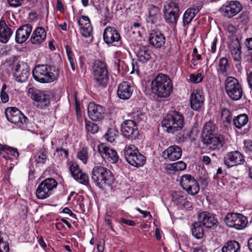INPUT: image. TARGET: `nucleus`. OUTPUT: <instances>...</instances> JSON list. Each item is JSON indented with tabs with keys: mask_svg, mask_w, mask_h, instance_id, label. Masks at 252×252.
I'll use <instances>...</instances> for the list:
<instances>
[{
	"mask_svg": "<svg viewBox=\"0 0 252 252\" xmlns=\"http://www.w3.org/2000/svg\"><path fill=\"white\" fill-rule=\"evenodd\" d=\"M91 178L95 185L102 190L110 187L115 181L112 172L101 165H96L93 167Z\"/></svg>",
	"mask_w": 252,
	"mask_h": 252,
	"instance_id": "nucleus-1",
	"label": "nucleus"
},
{
	"mask_svg": "<svg viewBox=\"0 0 252 252\" xmlns=\"http://www.w3.org/2000/svg\"><path fill=\"white\" fill-rule=\"evenodd\" d=\"M172 83L170 78L166 75L159 73L152 81V92L158 97L167 98L172 91Z\"/></svg>",
	"mask_w": 252,
	"mask_h": 252,
	"instance_id": "nucleus-2",
	"label": "nucleus"
},
{
	"mask_svg": "<svg viewBox=\"0 0 252 252\" xmlns=\"http://www.w3.org/2000/svg\"><path fill=\"white\" fill-rule=\"evenodd\" d=\"M59 75V70L54 66L38 64L32 71L34 79L42 83H51L56 80Z\"/></svg>",
	"mask_w": 252,
	"mask_h": 252,
	"instance_id": "nucleus-3",
	"label": "nucleus"
},
{
	"mask_svg": "<svg viewBox=\"0 0 252 252\" xmlns=\"http://www.w3.org/2000/svg\"><path fill=\"white\" fill-rule=\"evenodd\" d=\"M184 124V117L183 114L175 110L169 112L162 121V126L166 127L168 133H171L181 130Z\"/></svg>",
	"mask_w": 252,
	"mask_h": 252,
	"instance_id": "nucleus-4",
	"label": "nucleus"
},
{
	"mask_svg": "<svg viewBox=\"0 0 252 252\" xmlns=\"http://www.w3.org/2000/svg\"><path fill=\"white\" fill-rule=\"evenodd\" d=\"M28 93L33 101V105L37 108L45 109L50 106L52 95L49 93L30 88Z\"/></svg>",
	"mask_w": 252,
	"mask_h": 252,
	"instance_id": "nucleus-5",
	"label": "nucleus"
},
{
	"mask_svg": "<svg viewBox=\"0 0 252 252\" xmlns=\"http://www.w3.org/2000/svg\"><path fill=\"white\" fill-rule=\"evenodd\" d=\"M92 69L95 85L98 87H105L108 79V70L105 63L99 60L95 61Z\"/></svg>",
	"mask_w": 252,
	"mask_h": 252,
	"instance_id": "nucleus-6",
	"label": "nucleus"
},
{
	"mask_svg": "<svg viewBox=\"0 0 252 252\" xmlns=\"http://www.w3.org/2000/svg\"><path fill=\"white\" fill-rule=\"evenodd\" d=\"M123 153L126 161L133 166L140 167L146 162L145 156L133 145L126 146L123 150Z\"/></svg>",
	"mask_w": 252,
	"mask_h": 252,
	"instance_id": "nucleus-7",
	"label": "nucleus"
},
{
	"mask_svg": "<svg viewBox=\"0 0 252 252\" xmlns=\"http://www.w3.org/2000/svg\"><path fill=\"white\" fill-rule=\"evenodd\" d=\"M225 88L227 94L233 101L240 100L243 95L241 84L235 77L229 76L225 81Z\"/></svg>",
	"mask_w": 252,
	"mask_h": 252,
	"instance_id": "nucleus-8",
	"label": "nucleus"
},
{
	"mask_svg": "<svg viewBox=\"0 0 252 252\" xmlns=\"http://www.w3.org/2000/svg\"><path fill=\"white\" fill-rule=\"evenodd\" d=\"M5 114L7 119L11 123L17 125L21 128L24 129L28 122V118L16 107L6 109Z\"/></svg>",
	"mask_w": 252,
	"mask_h": 252,
	"instance_id": "nucleus-9",
	"label": "nucleus"
},
{
	"mask_svg": "<svg viewBox=\"0 0 252 252\" xmlns=\"http://www.w3.org/2000/svg\"><path fill=\"white\" fill-rule=\"evenodd\" d=\"M57 182L53 178H47L42 181L39 185L36 196L39 199H44L52 194L53 189L57 187Z\"/></svg>",
	"mask_w": 252,
	"mask_h": 252,
	"instance_id": "nucleus-10",
	"label": "nucleus"
},
{
	"mask_svg": "<svg viewBox=\"0 0 252 252\" xmlns=\"http://www.w3.org/2000/svg\"><path fill=\"white\" fill-rule=\"evenodd\" d=\"M225 224L229 227L241 230L244 228L247 223V219L240 213H228L224 218Z\"/></svg>",
	"mask_w": 252,
	"mask_h": 252,
	"instance_id": "nucleus-11",
	"label": "nucleus"
},
{
	"mask_svg": "<svg viewBox=\"0 0 252 252\" xmlns=\"http://www.w3.org/2000/svg\"><path fill=\"white\" fill-rule=\"evenodd\" d=\"M182 188L191 195L197 194L199 191V186L195 178L190 174H185L181 176L180 180Z\"/></svg>",
	"mask_w": 252,
	"mask_h": 252,
	"instance_id": "nucleus-12",
	"label": "nucleus"
},
{
	"mask_svg": "<svg viewBox=\"0 0 252 252\" xmlns=\"http://www.w3.org/2000/svg\"><path fill=\"white\" fill-rule=\"evenodd\" d=\"M121 132L124 137L130 140L136 139L139 135L136 123L131 120H126L121 124Z\"/></svg>",
	"mask_w": 252,
	"mask_h": 252,
	"instance_id": "nucleus-13",
	"label": "nucleus"
},
{
	"mask_svg": "<svg viewBox=\"0 0 252 252\" xmlns=\"http://www.w3.org/2000/svg\"><path fill=\"white\" fill-rule=\"evenodd\" d=\"M242 9L241 4L237 0L226 1L220 8V11L223 15L229 18L237 15Z\"/></svg>",
	"mask_w": 252,
	"mask_h": 252,
	"instance_id": "nucleus-14",
	"label": "nucleus"
},
{
	"mask_svg": "<svg viewBox=\"0 0 252 252\" xmlns=\"http://www.w3.org/2000/svg\"><path fill=\"white\" fill-rule=\"evenodd\" d=\"M103 40L107 44L121 45V37L117 30L113 27H107L103 32Z\"/></svg>",
	"mask_w": 252,
	"mask_h": 252,
	"instance_id": "nucleus-15",
	"label": "nucleus"
},
{
	"mask_svg": "<svg viewBox=\"0 0 252 252\" xmlns=\"http://www.w3.org/2000/svg\"><path fill=\"white\" fill-rule=\"evenodd\" d=\"M14 77L19 82H26L29 75L30 69L27 63L23 62H18L14 66Z\"/></svg>",
	"mask_w": 252,
	"mask_h": 252,
	"instance_id": "nucleus-16",
	"label": "nucleus"
},
{
	"mask_svg": "<svg viewBox=\"0 0 252 252\" xmlns=\"http://www.w3.org/2000/svg\"><path fill=\"white\" fill-rule=\"evenodd\" d=\"M203 143L213 150H222L225 142L221 135L215 134L202 139Z\"/></svg>",
	"mask_w": 252,
	"mask_h": 252,
	"instance_id": "nucleus-17",
	"label": "nucleus"
},
{
	"mask_svg": "<svg viewBox=\"0 0 252 252\" xmlns=\"http://www.w3.org/2000/svg\"><path fill=\"white\" fill-rule=\"evenodd\" d=\"M98 151L104 159H107L112 163H116L118 161L119 157L117 152L102 143L97 146Z\"/></svg>",
	"mask_w": 252,
	"mask_h": 252,
	"instance_id": "nucleus-18",
	"label": "nucleus"
},
{
	"mask_svg": "<svg viewBox=\"0 0 252 252\" xmlns=\"http://www.w3.org/2000/svg\"><path fill=\"white\" fill-rule=\"evenodd\" d=\"M244 161L243 155L238 151L228 152L224 157V163L228 167L242 164Z\"/></svg>",
	"mask_w": 252,
	"mask_h": 252,
	"instance_id": "nucleus-19",
	"label": "nucleus"
},
{
	"mask_svg": "<svg viewBox=\"0 0 252 252\" xmlns=\"http://www.w3.org/2000/svg\"><path fill=\"white\" fill-rule=\"evenodd\" d=\"M88 110L90 118L94 121L102 119L105 113V109L103 106L94 102L89 104Z\"/></svg>",
	"mask_w": 252,
	"mask_h": 252,
	"instance_id": "nucleus-20",
	"label": "nucleus"
},
{
	"mask_svg": "<svg viewBox=\"0 0 252 252\" xmlns=\"http://www.w3.org/2000/svg\"><path fill=\"white\" fill-rule=\"evenodd\" d=\"M32 31L31 24H27L17 29L15 33V41L18 44H22L29 38Z\"/></svg>",
	"mask_w": 252,
	"mask_h": 252,
	"instance_id": "nucleus-21",
	"label": "nucleus"
},
{
	"mask_svg": "<svg viewBox=\"0 0 252 252\" xmlns=\"http://www.w3.org/2000/svg\"><path fill=\"white\" fill-rule=\"evenodd\" d=\"M204 99V95L201 90H193L189 98L191 108L194 110H199L203 105Z\"/></svg>",
	"mask_w": 252,
	"mask_h": 252,
	"instance_id": "nucleus-22",
	"label": "nucleus"
},
{
	"mask_svg": "<svg viewBox=\"0 0 252 252\" xmlns=\"http://www.w3.org/2000/svg\"><path fill=\"white\" fill-rule=\"evenodd\" d=\"M182 150L179 146L174 145L169 146L162 153L163 158L166 160L174 161L179 159L182 156Z\"/></svg>",
	"mask_w": 252,
	"mask_h": 252,
	"instance_id": "nucleus-23",
	"label": "nucleus"
},
{
	"mask_svg": "<svg viewBox=\"0 0 252 252\" xmlns=\"http://www.w3.org/2000/svg\"><path fill=\"white\" fill-rule=\"evenodd\" d=\"M133 92V87L128 82L124 81L119 84L117 89L118 97L124 100L129 99Z\"/></svg>",
	"mask_w": 252,
	"mask_h": 252,
	"instance_id": "nucleus-24",
	"label": "nucleus"
},
{
	"mask_svg": "<svg viewBox=\"0 0 252 252\" xmlns=\"http://www.w3.org/2000/svg\"><path fill=\"white\" fill-rule=\"evenodd\" d=\"M46 38V32L42 27H37L33 30L30 41L32 44L39 45L43 43Z\"/></svg>",
	"mask_w": 252,
	"mask_h": 252,
	"instance_id": "nucleus-25",
	"label": "nucleus"
},
{
	"mask_svg": "<svg viewBox=\"0 0 252 252\" xmlns=\"http://www.w3.org/2000/svg\"><path fill=\"white\" fill-rule=\"evenodd\" d=\"M149 41L154 47L160 48L165 43V37L163 33L159 32H152L150 34Z\"/></svg>",
	"mask_w": 252,
	"mask_h": 252,
	"instance_id": "nucleus-26",
	"label": "nucleus"
},
{
	"mask_svg": "<svg viewBox=\"0 0 252 252\" xmlns=\"http://www.w3.org/2000/svg\"><path fill=\"white\" fill-rule=\"evenodd\" d=\"M199 221L204 226L210 228L217 223V220L210 213L207 212H203L198 214Z\"/></svg>",
	"mask_w": 252,
	"mask_h": 252,
	"instance_id": "nucleus-27",
	"label": "nucleus"
},
{
	"mask_svg": "<svg viewBox=\"0 0 252 252\" xmlns=\"http://www.w3.org/2000/svg\"><path fill=\"white\" fill-rule=\"evenodd\" d=\"M12 34V31L8 27L5 21L0 20V42L2 43H6Z\"/></svg>",
	"mask_w": 252,
	"mask_h": 252,
	"instance_id": "nucleus-28",
	"label": "nucleus"
},
{
	"mask_svg": "<svg viewBox=\"0 0 252 252\" xmlns=\"http://www.w3.org/2000/svg\"><path fill=\"white\" fill-rule=\"evenodd\" d=\"M152 52L148 47H140L136 52L138 60L142 63H146L151 59Z\"/></svg>",
	"mask_w": 252,
	"mask_h": 252,
	"instance_id": "nucleus-29",
	"label": "nucleus"
},
{
	"mask_svg": "<svg viewBox=\"0 0 252 252\" xmlns=\"http://www.w3.org/2000/svg\"><path fill=\"white\" fill-rule=\"evenodd\" d=\"M230 66L228 60L226 58L222 57L219 61L218 66L217 67L219 74L226 76L228 74Z\"/></svg>",
	"mask_w": 252,
	"mask_h": 252,
	"instance_id": "nucleus-30",
	"label": "nucleus"
},
{
	"mask_svg": "<svg viewBox=\"0 0 252 252\" xmlns=\"http://www.w3.org/2000/svg\"><path fill=\"white\" fill-rule=\"evenodd\" d=\"M48 158V153L47 150L42 147L38 150L36 155L34 157L35 161L36 164L39 165H43L45 164Z\"/></svg>",
	"mask_w": 252,
	"mask_h": 252,
	"instance_id": "nucleus-31",
	"label": "nucleus"
},
{
	"mask_svg": "<svg viewBox=\"0 0 252 252\" xmlns=\"http://www.w3.org/2000/svg\"><path fill=\"white\" fill-rule=\"evenodd\" d=\"M229 48L233 60L236 61H240L242 58V52L239 42L236 40L230 46Z\"/></svg>",
	"mask_w": 252,
	"mask_h": 252,
	"instance_id": "nucleus-32",
	"label": "nucleus"
},
{
	"mask_svg": "<svg viewBox=\"0 0 252 252\" xmlns=\"http://www.w3.org/2000/svg\"><path fill=\"white\" fill-rule=\"evenodd\" d=\"M201 7L199 6L197 9L193 7L188 8L183 15V24L186 26L189 24L195 15L199 12Z\"/></svg>",
	"mask_w": 252,
	"mask_h": 252,
	"instance_id": "nucleus-33",
	"label": "nucleus"
},
{
	"mask_svg": "<svg viewBox=\"0 0 252 252\" xmlns=\"http://www.w3.org/2000/svg\"><path fill=\"white\" fill-rule=\"evenodd\" d=\"M240 245L236 241L231 240L225 243L221 248L222 252H239L240 251Z\"/></svg>",
	"mask_w": 252,
	"mask_h": 252,
	"instance_id": "nucleus-34",
	"label": "nucleus"
},
{
	"mask_svg": "<svg viewBox=\"0 0 252 252\" xmlns=\"http://www.w3.org/2000/svg\"><path fill=\"white\" fill-rule=\"evenodd\" d=\"M160 15V10L158 6L152 5L149 9V17L147 22L154 24L156 23Z\"/></svg>",
	"mask_w": 252,
	"mask_h": 252,
	"instance_id": "nucleus-35",
	"label": "nucleus"
},
{
	"mask_svg": "<svg viewBox=\"0 0 252 252\" xmlns=\"http://www.w3.org/2000/svg\"><path fill=\"white\" fill-rule=\"evenodd\" d=\"M249 121V117L246 114H242L234 117L233 123L236 128L240 129L244 127Z\"/></svg>",
	"mask_w": 252,
	"mask_h": 252,
	"instance_id": "nucleus-36",
	"label": "nucleus"
},
{
	"mask_svg": "<svg viewBox=\"0 0 252 252\" xmlns=\"http://www.w3.org/2000/svg\"><path fill=\"white\" fill-rule=\"evenodd\" d=\"M215 129V126L211 121L206 122L202 130V139L215 135V134H214Z\"/></svg>",
	"mask_w": 252,
	"mask_h": 252,
	"instance_id": "nucleus-37",
	"label": "nucleus"
},
{
	"mask_svg": "<svg viewBox=\"0 0 252 252\" xmlns=\"http://www.w3.org/2000/svg\"><path fill=\"white\" fill-rule=\"evenodd\" d=\"M203 225L199 221L195 222L192 225V235L197 239H201L204 235Z\"/></svg>",
	"mask_w": 252,
	"mask_h": 252,
	"instance_id": "nucleus-38",
	"label": "nucleus"
},
{
	"mask_svg": "<svg viewBox=\"0 0 252 252\" xmlns=\"http://www.w3.org/2000/svg\"><path fill=\"white\" fill-rule=\"evenodd\" d=\"M165 22L170 25L175 26L180 16V13L163 12Z\"/></svg>",
	"mask_w": 252,
	"mask_h": 252,
	"instance_id": "nucleus-39",
	"label": "nucleus"
},
{
	"mask_svg": "<svg viewBox=\"0 0 252 252\" xmlns=\"http://www.w3.org/2000/svg\"><path fill=\"white\" fill-rule=\"evenodd\" d=\"M163 12L180 13L178 3L176 0L167 2L164 6Z\"/></svg>",
	"mask_w": 252,
	"mask_h": 252,
	"instance_id": "nucleus-40",
	"label": "nucleus"
},
{
	"mask_svg": "<svg viewBox=\"0 0 252 252\" xmlns=\"http://www.w3.org/2000/svg\"><path fill=\"white\" fill-rule=\"evenodd\" d=\"M65 50L68 59L69 61L72 69L74 71L76 68V61L71 47L69 45H65Z\"/></svg>",
	"mask_w": 252,
	"mask_h": 252,
	"instance_id": "nucleus-41",
	"label": "nucleus"
},
{
	"mask_svg": "<svg viewBox=\"0 0 252 252\" xmlns=\"http://www.w3.org/2000/svg\"><path fill=\"white\" fill-rule=\"evenodd\" d=\"M84 25L85 26L80 27V31L82 35L86 38L92 37L93 27L91 24Z\"/></svg>",
	"mask_w": 252,
	"mask_h": 252,
	"instance_id": "nucleus-42",
	"label": "nucleus"
},
{
	"mask_svg": "<svg viewBox=\"0 0 252 252\" xmlns=\"http://www.w3.org/2000/svg\"><path fill=\"white\" fill-rule=\"evenodd\" d=\"M117 131L114 128H109L108 129L107 132L104 135L105 139L110 142H114L116 137Z\"/></svg>",
	"mask_w": 252,
	"mask_h": 252,
	"instance_id": "nucleus-43",
	"label": "nucleus"
},
{
	"mask_svg": "<svg viewBox=\"0 0 252 252\" xmlns=\"http://www.w3.org/2000/svg\"><path fill=\"white\" fill-rule=\"evenodd\" d=\"M77 157L83 163L85 164L87 163L89 158L88 148H83L79 151L77 154Z\"/></svg>",
	"mask_w": 252,
	"mask_h": 252,
	"instance_id": "nucleus-44",
	"label": "nucleus"
},
{
	"mask_svg": "<svg viewBox=\"0 0 252 252\" xmlns=\"http://www.w3.org/2000/svg\"><path fill=\"white\" fill-rule=\"evenodd\" d=\"M74 179L81 184L87 185L89 184V178L88 175L81 172L77 176L75 175Z\"/></svg>",
	"mask_w": 252,
	"mask_h": 252,
	"instance_id": "nucleus-45",
	"label": "nucleus"
},
{
	"mask_svg": "<svg viewBox=\"0 0 252 252\" xmlns=\"http://www.w3.org/2000/svg\"><path fill=\"white\" fill-rule=\"evenodd\" d=\"M86 129L88 132L94 134L98 132L99 127L97 125L93 122H86Z\"/></svg>",
	"mask_w": 252,
	"mask_h": 252,
	"instance_id": "nucleus-46",
	"label": "nucleus"
},
{
	"mask_svg": "<svg viewBox=\"0 0 252 252\" xmlns=\"http://www.w3.org/2000/svg\"><path fill=\"white\" fill-rule=\"evenodd\" d=\"M69 170L73 178H74L75 175L77 176L82 172L78 165L75 162H73L70 165L69 167Z\"/></svg>",
	"mask_w": 252,
	"mask_h": 252,
	"instance_id": "nucleus-47",
	"label": "nucleus"
},
{
	"mask_svg": "<svg viewBox=\"0 0 252 252\" xmlns=\"http://www.w3.org/2000/svg\"><path fill=\"white\" fill-rule=\"evenodd\" d=\"M190 81L194 84L201 82L203 80V77L201 73L191 74L189 75Z\"/></svg>",
	"mask_w": 252,
	"mask_h": 252,
	"instance_id": "nucleus-48",
	"label": "nucleus"
},
{
	"mask_svg": "<svg viewBox=\"0 0 252 252\" xmlns=\"http://www.w3.org/2000/svg\"><path fill=\"white\" fill-rule=\"evenodd\" d=\"M77 23L79 27L85 26L84 24H91L89 17L86 16H82L77 21Z\"/></svg>",
	"mask_w": 252,
	"mask_h": 252,
	"instance_id": "nucleus-49",
	"label": "nucleus"
},
{
	"mask_svg": "<svg viewBox=\"0 0 252 252\" xmlns=\"http://www.w3.org/2000/svg\"><path fill=\"white\" fill-rule=\"evenodd\" d=\"M56 152L61 158H67L68 157V151L63 148H57Z\"/></svg>",
	"mask_w": 252,
	"mask_h": 252,
	"instance_id": "nucleus-50",
	"label": "nucleus"
},
{
	"mask_svg": "<svg viewBox=\"0 0 252 252\" xmlns=\"http://www.w3.org/2000/svg\"><path fill=\"white\" fill-rule=\"evenodd\" d=\"M173 167L176 170H184L186 169V164L182 161H179L173 164Z\"/></svg>",
	"mask_w": 252,
	"mask_h": 252,
	"instance_id": "nucleus-51",
	"label": "nucleus"
},
{
	"mask_svg": "<svg viewBox=\"0 0 252 252\" xmlns=\"http://www.w3.org/2000/svg\"><path fill=\"white\" fill-rule=\"evenodd\" d=\"M7 3L10 7H17L22 5L24 0H7Z\"/></svg>",
	"mask_w": 252,
	"mask_h": 252,
	"instance_id": "nucleus-52",
	"label": "nucleus"
},
{
	"mask_svg": "<svg viewBox=\"0 0 252 252\" xmlns=\"http://www.w3.org/2000/svg\"><path fill=\"white\" fill-rule=\"evenodd\" d=\"M244 148L246 152L252 153V140H248L245 141Z\"/></svg>",
	"mask_w": 252,
	"mask_h": 252,
	"instance_id": "nucleus-53",
	"label": "nucleus"
},
{
	"mask_svg": "<svg viewBox=\"0 0 252 252\" xmlns=\"http://www.w3.org/2000/svg\"><path fill=\"white\" fill-rule=\"evenodd\" d=\"M6 149H7V151H9L14 157L18 158L19 157V154L17 149L7 146L6 147Z\"/></svg>",
	"mask_w": 252,
	"mask_h": 252,
	"instance_id": "nucleus-54",
	"label": "nucleus"
},
{
	"mask_svg": "<svg viewBox=\"0 0 252 252\" xmlns=\"http://www.w3.org/2000/svg\"><path fill=\"white\" fill-rule=\"evenodd\" d=\"M0 98L3 103H6L8 102L9 100V96L8 94L6 92H3V91H1Z\"/></svg>",
	"mask_w": 252,
	"mask_h": 252,
	"instance_id": "nucleus-55",
	"label": "nucleus"
},
{
	"mask_svg": "<svg viewBox=\"0 0 252 252\" xmlns=\"http://www.w3.org/2000/svg\"><path fill=\"white\" fill-rule=\"evenodd\" d=\"M9 243H3V245H0V252H9Z\"/></svg>",
	"mask_w": 252,
	"mask_h": 252,
	"instance_id": "nucleus-56",
	"label": "nucleus"
},
{
	"mask_svg": "<svg viewBox=\"0 0 252 252\" xmlns=\"http://www.w3.org/2000/svg\"><path fill=\"white\" fill-rule=\"evenodd\" d=\"M121 222L129 226H135V222L131 220H126L124 218L121 219Z\"/></svg>",
	"mask_w": 252,
	"mask_h": 252,
	"instance_id": "nucleus-57",
	"label": "nucleus"
},
{
	"mask_svg": "<svg viewBox=\"0 0 252 252\" xmlns=\"http://www.w3.org/2000/svg\"><path fill=\"white\" fill-rule=\"evenodd\" d=\"M230 115V111L229 109L226 108H222L221 109V113L220 116L221 117H228Z\"/></svg>",
	"mask_w": 252,
	"mask_h": 252,
	"instance_id": "nucleus-58",
	"label": "nucleus"
},
{
	"mask_svg": "<svg viewBox=\"0 0 252 252\" xmlns=\"http://www.w3.org/2000/svg\"><path fill=\"white\" fill-rule=\"evenodd\" d=\"M245 45L248 50H252V37L246 39Z\"/></svg>",
	"mask_w": 252,
	"mask_h": 252,
	"instance_id": "nucleus-59",
	"label": "nucleus"
},
{
	"mask_svg": "<svg viewBox=\"0 0 252 252\" xmlns=\"http://www.w3.org/2000/svg\"><path fill=\"white\" fill-rule=\"evenodd\" d=\"M6 236L5 233L0 231V245H2L3 243H9L7 241L4 240V238Z\"/></svg>",
	"mask_w": 252,
	"mask_h": 252,
	"instance_id": "nucleus-60",
	"label": "nucleus"
},
{
	"mask_svg": "<svg viewBox=\"0 0 252 252\" xmlns=\"http://www.w3.org/2000/svg\"><path fill=\"white\" fill-rule=\"evenodd\" d=\"M202 160L203 163L206 165L210 164L211 161L210 158L208 156H202Z\"/></svg>",
	"mask_w": 252,
	"mask_h": 252,
	"instance_id": "nucleus-61",
	"label": "nucleus"
},
{
	"mask_svg": "<svg viewBox=\"0 0 252 252\" xmlns=\"http://www.w3.org/2000/svg\"><path fill=\"white\" fill-rule=\"evenodd\" d=\"M57 6L58 10L62 12H63L64 11V7L63 3L61 2L60 0H57Z\"/></svg>",
	"mask_w": 252,
	"mask_h": 252,
	"instance_id": "nucleus-62",
	"label": "nucleus"
},
{
	"mask_svg": "<svg viewBox=\"0 0 252 252\" xmlns=\"http://www.w3.org/2000/svg\"><path fill=\"white\" fill-rule=\"evenodd\" d=\"M217 42V38H215L213 40V41L212 43L211 46V51L213 53H214L216 52Z\"/></svg>",
	"mask_w": 252,
	"mask_h": 252,
	"instance_id": "nucleus-63",
	"label": "nucleus"
},
{
	"mask_svg": "<svg viewBox=\"0 0 252 252\" xmlns=\"http://www.w3.org/2000/svg\"><path fill=\"white\" fill-rule=\"evenodd\" d=\"M247 81L249 87L252 89V72H250L247 76Z\"/></svg>",
	"mask_w": 252,
	"mask_h": 252,
	"instance_id": "nucleus-64",
	"label": "nucleus"
}]
</instances>
